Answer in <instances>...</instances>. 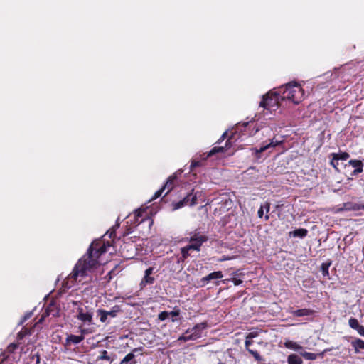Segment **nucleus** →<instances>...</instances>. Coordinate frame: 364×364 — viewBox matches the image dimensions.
<instances>
[{"instance_id": "38", "label": "nucleus", "mask_w": 364, "mask_h": 364, "mask_svg": "<svg viewBox=\"0 0 364 364\" xmlns=\"http://www.w3.org/2000/svg\"><path fill=\"white\" fill-rule=\"evenodd\" d=\"M256 336H257V333L251 332V333H248L246 337H247V339H251V338H255Z\"/></svg>"}, {"instance_id": "51", "label": "nucleus", "mask_w": 364, "mask_h": 364, "mask_svg": "<svg viewBox=\"0 0 364 364\" xmlns=\"http://www.w3.org/2000/svg\"><path fill=\"white\" fill-rule=\"evenodd\" d=\"M226 260V258L221 259L220 261Z\"/></svg>"}, {"instance_id": "24", "label": "nucleus", "mask_w": 364, "mask_h": 364, "mask_svg": "<svg viewBox=\"0 0 364 364\" xmlns=\"http://www.w3.org/2000/svg\"><path fill=\"white\" fill-rule=\"evenodd\" d=\"M353 346L355 347L356 350L359 349H364V341L361 339H356L353 342Z\"/></svg>"}, {"instance_id": "36", "label": "nucleus", "mask_w": 364, "mask_h": 364, "mask_svg": "<svg viewBox=\"0 0 364 364\" xmlns=\"http://www.w3.org/2000/svg\"><path fill=\"white\" fill-rule=\"evenodd\" d=\"M165 191V187H162L161 189L158 190L155 193H154V197L152 198V200H154L157 198H159V196H161V195L163 193V192Z\"/></svg>"}, {"instance_id": "46", "label": "nucleus", "mask_w": 364, "mask_h": 364, "mask_svg": "<svg viewBox=\"0 0 364 364\" xmlns=\"http://www.w3.org/2000/svg\"><path fill=\"white\" fill-rule=\"evenodd\" d=\"M31 317V314H27L25 316H24V318H23V321H22V323L23 321H25L26 320H27L28 318H29Z\"/></svg>"}, {"instance_id": "31", "label": "nucleus", "mask_w": 364, "mask_h": 364, "mask_svg": "<svg viewBox=\"0 0 364 364\" xmlns=\"http://www.w3.org/2000/svg\"><path fill=\"white\" fill-rule=\"evenodd\" d=\"M170 314L168 311H162L159 314V319L161 321H164L169 318Z\"/></svg>"}, {"instance_id": "37", "label": "nucleus", "mask_w": 364, "mask_h": 364, "mask_svg": "<svg viewBox=\"0 0 364 364\" xmlns=\"http://www.w3.org/2000/svg\"><path fill=\"white\" fill-rule=\"evenodd\" d=\"M145 211V209H139L137 210H136L135 212V214H136V217H141L142 216V213Z\"/></svg>"}, {"instance_id": "52", "label": "nucleus", "mask_w": 364, "mask_h": 364, "mask_svg": "<svg viewBox=\"0 0 364 364\" xmlns=\"http://www.w3.org/2000/svg\"><path fill=\"white\" fill-rule=\"evenodd\" d=\"M254 168L253 167H250V168L249 170H253Z\"/></svg>"}, {"instance_id": "11", "label": "nucleus", "mask_w": 364, "mask_h": 364, "mask_svg": "<svg viewBox=\"0 0 364 364\" xmlns=\"http://www.w3.org/2000/svg\"><path fill=\"white\" fill-rule=\"evenodd\" d=\"M176 173H175L168 178L166 184L163 186L165 187V190L167 189L165 196L167 195L173 189L174 186V181L176 179Z\"/></svg>"}, {"instance_id": "2", "label": "nucleus", "mask_w": 364, "mask_h": 364, "mask_svg": "<svg viewBox=\"0 0 364 364\" xmlns=\"http://www.w3.org/2000/svg\"><path fill=\"white\" fill-rule=\"evenodd\" d=\"M282 100H287L295 105L299 104L304 100V90L301 85L296 82H291L282 88Z\"/></svg>"}, {"instance_id": "48", "label": "nucleus", "mask_w": 364, "mask_h": 364, "mask_svg": "<svg viewBox=\"0 0 364 364\" xmlns=\"http://www.w3.org/2000/svg\"><path fill=\"white\" fill-rule=\"evenodd\" d=\"M81 333H82V334H87V333H88V331H87V329H82V330H81Z\"/></svg>"}, {"instance_id": "28", "label": "nucleus", "mask_w": 364, "mask_h": 364, "mask_svg": "<svg viewBox=\"0 0 364 364\" xmlns=\"http://www.w3.org/2000/svg\"><path fill=\"white\" fill-rule=\"evenodd\" d=\"M154 281V277H151L148 274H144V277L141 281L142 284H152Z\"/></svg>"}, {"instance_id": "17", "label": "nucleus", "mask_w": 364, "mask_h": 364, "mask_svg": "<svg viewBox=\"0 0 364 364\" xmlns=\"http://www.w3.org/2000/svg\"><path fill=\"white\" fill-rule=\"evenodd\" d=\"M312 313V311L307 309H299L293 311V315L295 316H304L310 315Z\"/></svg>"}, {"instance_id": "3", "label": "nucleus", "mask_w": 364, "mask_h": 364, "mask_svg": "<svg viewBox=\"0 0 364 364\" xmlns=\"http://www.w3.org/2000/svg\"><path fill=\"white\" fill-rule=\"evenodd\" d=\"M75 305H77L76 308V318L80 321L84 325H92L93 324V310L88 306H86L82 304L77 302H73Z\"/></svg>"}, {"instance_id": "18", "label": "nucleus", "mask_w": 364, "mask_h": 364, "mask_svg": "<svg viewBox=\"0 0 364 364\" xmlns=\"http://www.w3.org/2000/svg\"><path fill=\"white\" fill-rule=\"evenodd\" d=\"M269 208L270 205L267 202L262 205L257 213L259 218H262L264 211L267 213L269 211Z\"/></svg>"}, {"instance_id": "16", "label": "nucleus", "mask_w": 364, "mask_h": 364, "mask_svg": "<svg viewBox=\"0 0 364 364\" xmlns=\"http://www.w3.org/2000/svg\"><path fill=\"white\" fill-rule=\"evenodd\" d=\"M97 316L100 317V321L102 322V323H109V316L107 314V311L104 310V309H98L97 311Z\"/></svg>"}, {"instance_id": "33", "label": "nucleus", "mask_w": 364, "mask_h": 364, "mask_svg": "<svg viewBox=\"0 0 364 364\" xmlns=\"http://www.w3.org/2000/svg\"><path fill=\"white\" fill-rule=\"evenodd\" d=\"M331 165L336 170L338 171V159L335 157V156H333Z\"/></svg>"}, {"instance_id": "43", "label": "nucleus", "mask_w": 364, "mask_h": 364, "mask_svg": "<svg viewBox=\"0 0 364 364\" xmlns=\"http://www.w3.org/2000/svg\"><path fill=\"white\" fill-rule=\"evenodd\" d=\"M251 343H252V341H250V339H247V338H246V340H245V346H246V348H247H247H249L248 347H249V346H250V345H251Z\"/></svg>"}, {"instance_id": "26", "label": "nucleus", "mask_w": 364, "mask_h": 364, "mask_svg": "<svg viewBox=\"0 0 364 364\" xmlns=\"http://www.w3.org/2000/svg\"><path fill=\"white\" fill-rule=\"evenodd\" d=\"M332 156H335L339 160L345 161L349 158V154L346 152H341L338 154H333Z\"/></svg>"}, {"instance_id": "7", "label": "nucleus", "mask_w": 364, "mask_h": 364, "mask_svg": "<svg viewBox=\"0 0 364 364\" xmlns=\"http://www.w3.org/2000/svg\"><path fill=\"white\" fill-rule=\"evenodd\" d=\"M232 138H233V136H231L229 137V139L226 141L225 147H223V146L216 147L215 146V147L213 148L207 154H203L200 155V161L202 162V161H205L208 157L212 156L213 155H214L216 153L223 152L225 149H228V147H230L231 146L230 139Z\"/></svg>"}, {"instance_id": "41", "label": "nucleus", "mask_w": 364, "mask_h": 364, "mask_svg": "<svg viewBox=\"0 0 364 364\" xmlns=\"http://www.w3.org/2000/svg\"><path fill=\"white\" fill-rule=\"evenodd\" d=\"M227 135H228V132H224L223 134L220 138V139H218V142L220 143L223 140H224L226 138Z\"/></svg>"}, {"instance_id": "6", "label": "nucleus", "mask_w": 364, "mask_h": 364, "mask_svg": "<svg viewBox=\"0 0 364 364\" xmlns=\"http://www.w3.org/2000/svg\"><path fill=\"white\" fill-rule=\"evenodd\" d=\"M208 238L206 236L200 233H193L189 237V246H191V249L196 251H200V247L203 242L207 241Z\"/></svg>"}, {"instance_id": "44", "label": "nucleus", "mask_w": 364, "mask_h": 364, "mask_svg": "<svg viewBox=\"0 0 364 364\" xmlns=\"http://www.w3.org/2000/svg\"><path fill=\"white\" fill-rule=\"evenodd\" d=\"M48 315V314L47 312L45 314H43L37 323H42L45 317L47 316Z\"/></svg>"}, {"instance_id": "40", "label": "nucleus", "mask_w": 364, "mask_h": 364, "mask_svg": "<svg viewBox=\"0 0 364 364\" xmlns=\"http://www.w3.org/2000/svg\"><path fill=\"white\" fill-rule=\"evenodd\" d=\"M232 282L234 283L235 285H240V284H242V281L236 278H233Z\"/></svg>"}, {"instance_id": "5", "label": "nucleus", "mask_w": 364, "mask_h": 364, "mask_svg": "<svg viewBox=\"0 0 364 364\" xmlns=\"http://www.w3.org/2000/svg\"><path fill=\"white\" fill-rule=\"evenodd\" d=\"M279 99H281V96L277 92H269L263 96L259 105L272 112L277 109Z\"/></svg>"}, {"instance_id": "23", "label": "nucleus", "mask_w": 364, "mask_h": 364, "mask_svg": "<svg viewBox=\"0 0 364 364\" xmlns=\"http://www.w3.org/2000/svg\"><path fill=\"white\" fill-rule=\"evenodd\" d=\"M120 311V309L118 306H114L112 310L107 311V314L109 318H114L117 316V314Z\"/></svg>"}, {"instance_id": "45", "label": "nucleus", "mask_w": 364, "mask_h": 364, "mask_svg": "<svg viewBox=\"0 0 364 364\" xmlns=\"http://www.w3.org/2000/svg\"><path fill=\"white\" fill-rule=\"evenodd\" d=\"M248 124H249V122L243 123L242 125H240V124H238L237 125V129H239L240 126L246 127V126H247Z\"/></svg>"}, {"instance_id": "1", "label": "nucleus", "mask_w": 364, "mask_h": 364, "mask_svg": "<svg viewBox=\"0 0 364 364\" xmlns=\"http://www.w3.org/2000/svg\"><path fill=\"white\" fill-rule=\"evenodd\" d=\"M107 247L105 243L100 241L92 242L86 255L78 260L73 272L68 277V282H81L82 278L93 272L102 264L100 256L106 252Z\"/></svg>"}, {"instance_id": "10", "label": "nucleus", "mask_w": 364, "mask_h": 364, "mask_svg": "<svg viewBox=\"0 0 364 364\" xmlns=\"http://www.w3.org/2000/svg\"><path fill=\"white\" fill-rule=\"evenodd\" d=\"M84 339L83 336H75V335H70L67 337L65 341V345L70 346V344H77L80 343Z\"/></svg>"}, {"instance_id": "42", "label": "nucleus", "mask_w": 364, "mask_h": 364, "mask_svg": "<svg viewBox=\"0 0 364 364\" xmlns=\"http://www.w3.org/2000/svg\"><path fill=\"white\" fill-rule=\"evenodd\" d=\"M154 268L149 267L145 271V274L151 275L153 273Z\"/></svg>"}, {"instance_id": "30", "label": "nucleus", "mask_w": 364, "mask_h": 364, "mask_svg": "<svg viewBox=\"0 0 364 364\" xmlns=\"http://www.w3.org/2000/svg\"><path fill=\"white\" fill-rule=\"evenodd\" d=\"M247 350L248 352L252 354L253 355V357L255 358V359L257 361H260L262 360V358L261 356L259 355V354L257 352V351H255L252 349H250V348H247Z\"/></svg>"}, {"instance_id": "32", "label": "nucleus", "mask_w": 364, "mask_h": 364, "mask_svg": "<svg viewBox=\"0 0 364 364\" xmlns=\"http://www.w3.org/2000/svg\"><path fill=\"white\" fill-rule=\"evenodd\" d=\"M170 316H171L172 322H175L177 320V316H178L180 311L178 310L172 311L169 312Z\"/></svg>"}, {"instance_id": "29", "label": "nucleus", "mask_w": 364, "mask_h": 364, "mask_svg": "<svg viewBox=\"0 0 364 364\" xmlns=\"http://www.w3.org/2000/svg\"><path fill=\"white\" fill-rule=\"evenodd\" d=\"M201 165L202 162L200 160L193 159L190 166L191 171H193L194 168L200 166Z\"/></svg>"}, {"instance_id": "15", "label": "nucleus", "mask_w": 364, "mask_h": 364, "mask_svg": "<svg viewBox=\"0 0 364 364\" xmlns=\"http://www.w3.org/2000/svg\"><path fill=\"white\" fill-rule=\"evenodd\" d=\"M288 364H303L302 359L296 354H291L287 358Z\"/></svg>"}, {"instance_id": "12", "label": "nucleus", "mask_w": 364, "mask_h": 364, "mask_svg": "<svg viewBox=\"0 0 364 364\" xmlns=\"http://www.w3.org/2000/svg\"><path fill=\"white\" fill-rule=\"evenodd\" d=\"M284 344L286 348L293 350H299L303 349L302 346L299 343L290 340H286Z\"/></svg>"}, {"instance_id": "39", "label": "nucleus", "mask_w": 364, "mask_h": 364, "mask_svg": "<svg viewBox=\"0 0 364 364\" xmlns=\"http://www.w3.org/2000/svg\"><path fill=\"white\" fill-rule=\"evenodd\" d=\"M357 331L360 336H364V326H360Z\"/></svg>"}, {"instance_id": "14", "label": "nucleus", "mask_w": 364, "mask_h": 364, "mask_svg": "<svg viewBox=\"0 0 364 364\" xmlns=\"http://www.w3.org/2000/svg\"><path fill=\"white\" fill-rule=\"evenodd\" d=\"M308 233V231L306 229L304 228H299L296 229L294 231H291L289 232L290 235H292L293 237H304L306 236Z\"/></svg>"}, {"instance_id": "19", "label": "nucleus", "mask_w": 364, "mask_h": 364, "mask_svg": "<svg viewBox=\"0 0 364 364\" xmlns=\"http://www.w3.org/2000/svg\"><path fill=\"white\" fill-rule=\"evenodd\" d=\"M190 196H187L182 200L173 204V210L182 208L184 205H188Z\"/></svg>"}, {"instance_id": "49", "label": "nucleus", "mask_w": 364, "mask_h": 364, "mask_svg": "<svg viewBox=\"0 0 364 364\" xmlns=\"http://www.w3.org/2000/svg\"><path fill=\"white\" fill-rule=\"evenodd\" d=\"M269 219V215H266L265 216V220H267Z\"/></svg>"}, {"instance_id": "4", "label": "nucleus", "mask_w": 364, "mask_h": 364, "mask_svg": "<svg viewBox=\"0 0 364 364\" xmlns=\"http://www.w3.org/2000/svg\"><path fill=\"white\" fill-rule=\"evenodd\" d=\"M205 323L196 324L193 328L188 329L178 338V341H188L196 340L203 335V331L206 328Z\"/></svg>"}, {"instance_id": "20", "label": "nucleus", "mask_w": 364, "mask_h": 364, "mask_svg": "<svg viewBox=\"0 0 364 364\" xmlns=\"http://www.w3.org/2000/svg\"><path fill=\"white\" fill-rule=\"evenodd\" d=\"M300 355L306 360H313L316 359L317 355L314 353H309L306 351H301Z\"/></svg>"}, {"instance_id": "35", "label": "nucleus", "mask_w": 364, "mask_h": 364, "mask_svg": "<svg viewBox=\"0 0 364 364\" xmlns=\"http://www.w3.org/2000/svg\"><path fill=\"white\" fill-rule=\"evenodd\" d=\"M134 358V355L133 353H129L127 354L122 360L124 363H129L132 360H133Z\"/></svg>"}, {"instance_id": "34", "label": "nucleus", "mask_w": 364, "mask_h": 364, "mask_svg": "<svg viewBox=\"0 0 364 364\" xmlns=\"http://www.w3.org/2000/svg\"><path fill=\"white\" fill-rule=\"evenodd\" d=\"M99 360H107L108 361L110 360V357L108 355V353L106 350H103L101 353L100 356L98 358Z\"/></svg>"}, {"instance_id": "13", "label": "nucleus", "mask_w": 364, "mask_h": 364, "mask_svg": "<svg viewBox=\"0 0 364 364\" xmlns=\"http://www.w3.org/2000/svg\"><path fill=\"white\" fill-rule=\"evenodd\" d=\"M279 144V141H274V140H272L271 142H269L268 144L260 147V149H252V151L256 154L261 153V152L264 151L265 150H267V149H269L270 147H274V146H277Z\"/></svg>"}, {"instance_id": "21", "label": "nucleus", "mask_w": 364, "mask_h": 364, "mask_svg": "<svg viewBox=\"0 0 364 364\" xmlns=\"http://www.w3.org/2000/svg\"><path fill=\"white\" fill-rule=\"evenodd\" d=\"M348 324L350 328L356 331L358 330L361 325L359 324L358 321L355 318H350L348 320Z\"/></svg>"}, {"instance_id": "22", "label": "nucleus", "mask_w": 364, "mask_h": 364, "mask_svg": "<svg viewBox=\"0 0 364 364\" xmlns=\"http://www.w3.org/2000/svg\"><path fill=\"white\" fill-rule=\"evenodd\" d=\"M192 250L191 246L187 245L183 247L181 250V252L182 255V260L186 259L189 256V251Z\"/></svg>"}, {"instance_id": "47", "label": "nucleus", "mask_w": 364, "mask_h": 364, "mask_svg": "<svg viewBox=\"0 0 364 364\" xmlns=\"http://www.w3.org/2000/svg\"><path fill=\"white\" fill-rule=\"evenodd\" d=\"M23 336H24V333H23V331H21V332H19V333H18V337L19 338H22Z\"/></svg>"}, {"instance_id": "50", "label": "nucleus", "mask_w": 364, "mask_h": 364, "mask_svg": "<svg viewBox=\"0 0 364 364\" xmlns=\"http://www.w3.org/2000/svg\"><path fill=\"white\" fill-rule=\"evenodd\" d=\"M120 364H128V363H124V361L122 360Z\"/></svg>"}, {"instance_id": "8", "label": "nucleus", "mask_w": 364, "mask_h": 364, "mask_svg": "<svg viewBox=\"0 0 364 364\" xmlns=\"http://www.w3.org/2000/svg\"><path fill=\"white\" fill-rule=\"evenodd\" d=\"M223 277V274L222 272H220V271L212 272V273L209 274L208 275H207L206 277H204L201 279V280H200L201 286H205L210 280L222 279Z\"/></svg>"}, {"instance_id": "25", "label": "nucleus", "mask_w": 364, "mask_h": 364, "mask_svg": "<svg viewBox=\"0 0 364 364\" xmlns=\"http://www.w3.org/2000/svg\"><path fill=\"white\" fill-rule=\"evenodd\" d=\"M331 265V263H323L321 267V269L322 272V274L324 277H328L329 272H328V268Z\"/></svg>"}, {"instance_id": "9", "label": "nucleus", "mask_w": 364, "mask_h": 364, "mask_svg": "<svg viewBox=\"0 0 364 364\" xmlns=\"http://www.w3.org/2000/svg\"><path fill=\"white\" fill-rule=\"evenodd\" d=\"M348 164L355 168V170L352 173L353 176H356L358 173L363 172V164L361 161L352 159L348 161Z\"/></svg>"}, {"instance_id": "27", "label": "nucleus", "mask_w": 364, "mask_h": 364, "mask_svg": "<svg viewBox=\"0 0 364 364\" xmlns=\"http://www.w3.org/2000/svg\"><path fill=\"white\" fill-rule=\"evenodd\" d=\"M198 194H199V193L196 192L193 196H192L191 194L189 195L190 196L189 201H188L189 205L193 206L196 204L197 196Z\"/></svg>"}]
</instances>
